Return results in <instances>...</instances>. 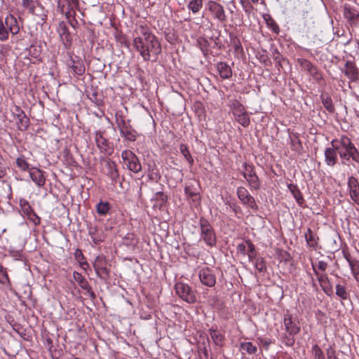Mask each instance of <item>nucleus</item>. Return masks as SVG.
<instances>
[{
    "mask_svg": "<svg viewBox=\"0 0 359 359\" xmlns=\"http://www.w3.org/2000/svg\"><path fill=\"white\" fill-rule=\"evenodd\" d=\"M5 26L13 35L17 34L20 31V27L17 19L12 15H8L5 19Z\"/></svg>",
    "mask_w": 359,
    "mask_h": 359,
    "instance_id": "obj_23",
    "label": "nucleus"
},
{
    "mask_svg": "<svg viewBox=\"0 0 359 359\" xmlns=\"http://www.w3.org/2000/svg\"><path fill=\"white\" fill-rule=\"evenodd\" d=\"M117 125L121 135L127 140L134 142L136 140V133L123 119L118 120Z\"/></svg>",
    "mask_w": 359,
    "mask_h": 359,
    "instance_id": "obj_13",
    "label": "nucleus"
},
{
    "mask_svg": "<svg viewBox=\"0 0 359 359\" xmlns=\"http://www.w3.org/2000/svg\"><path fill=\"white\" fill-rule=\"evenodd\" d=\"M246 244L248 245L247 255H248L249 260L252 262V259L255 257V245L250 240H246Z\"/></svg>",
    "mask_w": 359,
    "mask_h": 359,
    "instance_id": "obj_42",
    "label": "nucleus"
},
{
    "mask_svg": "<svg viewBox=\"0 0 359 359\" xmlns=\"http://www.w3.org/2000/svg\"><path fill=\"white\" fill-rule=\"evenodd\" d=\"M240 349L245 351L248 354H254L257 352V346L253 345L252 342H242L240 344Z\"/></svg>",
    "mask_w": 359,
    "mask_h": 359,
    "instance_id": "obj_32",
    "label": "nucleus"
},
{
    "mask_svg": "<svg viewBox=\"0 0 359 359\" xmlns=\"http://www.w3.org/2000/svg\"><path fill=\"white\" fill-rule=\"evenodd\" d=\"M35 0H22V6L29 13L34 14L36 9Z\"/></svg>",
    "mask_w": 359,
    "mask_h": 359,
    "instance_id": "obj_39",
    "label": "nucleus"
},
{
    "mask_svg": "<svg viewBox=\"0 0 359 359\" xmlns=\"http://www.w3.org/2000/svg\"><path fill=\"white\" fill-rule=\"evenodd\" d=\"M304 236L306 241L310 247L314 248L317 245L316 236L310 228H307Z\"/></svg>",
    "mask_w": 359,
    "mask_h": 359,
    "instance_id": "obj_31",
    "label": "nucleus"
},
{
    "mask_svg": "<svg viewBox=\"0 0 359 359\" xmlns=\"http://www.w3.org/2000/svg\"><path fill=\"white\" fill-rule=\"evenodd\" d=\"M180 150L184 158L189 162L191 166L194 163V159L189 152V150L186 144H182L180 146Z\"/></svg>",
    "mask_w": 359,
    "mask_h": 359,
    "instance_id": "obj_34",
    "label": "nucleus"
},
{
    "mask_svg": "<svg viewBox=\"0 0 359 359\" xmlns=\"http://www.w3.org/2000/svg\"><path fill=\"white\" fill-rule=\"evenodd\" d=\"M16 165L22 171H29L31 169L29 168V163L26 161L24 156L18 157L16 159Z\"/></svg>",
    "mask_w": 359,
    "mask_h": 359,
    "instance_id": "obj_38",
    "label": "nucleus"
},
{
    "mask_svg": "<svg viewBox=\"0 0 359 359\" xmlns=\"http://www.w3.org/2000/svg\"><path fill=\"white\" fill-rule=\"evenodd\" d=\"M121 158L124 165L133 172L141 170L142 166L137 156L130 150H124L121 153Z\"/></svg>",
    "mask_w": 359,
    "mask_h": 359,
    "instance_id": "obj_6",
    "label": "nucleus"
},
{
    "mask_svg": "<svg viewBox=\"0 0 359 359\" xmlns=\"http://www.w3.org/2000/svg\"><path fill=\"white\" fill-rule=\"evenodd\" d=\"M107 262L104 255H99L96 257L93 267L98 277L102 278L109 276V270L107 266Z\"/></svg>",
    "mask_w": 359,
    "mask_h": 359,
    "instance_id": "obj_11",
    "label": "nucleus"
},
{
    "mask_svg": "<svg viewBox=\"0 0 359 359\" xmlns=\"http://www.w3.org/2000/svg\"><path fill=\"white\" fill-rule=\"evenodd\" d=\"M344 72L351 81H355L358 79V69L355 64L351 61L346 62Z\"/></svg>",
    "mask_w": 359,
    "mask_h": 359,
    "instance_id": "obj_18",
    "label": "nucleus"
},
{
    "mask_svg": "<svg viewBox=\"0 0 359 359\" xmlns=\"http://www.w3.org/2000/svg\"><path fill=\"white\" fill-rule=\"evenodd\" d=\"M348 188L349 190V195L351 200L357 205H359V182L358 180L353 176L348 179Z\"/></svg>",
    "mask_w": 359,
    "mask_h": 359,
    "instance_id": "obj_14",
    "label": "nucleus"
},
{
    "mask_svg": "<svg viewBox=\"0 0 359 359\" xmlns=\"http://www.w3.org/2000/svg\"><path fill=\"white\" fill-rule=\"evenodd\" d=\"M313 269L315 273V274L317 276V278L318 282L320 283V285L323 290V291L328 294L329 292L332 291L331 287L330 285V280L329 278L325 273H319L315 266L313 265Z\"/></svg>",
    "mask_w": 359,
    "mask_h": 359,
    "instance_id": "obj_24",
    "label": "nucleus"
},
{
    "mask_svg": "<svg viewBox=\"0 0 359 359\" xmlns=\"http://www.w3.org/2000/svg\"><path fill=\"white\" fill-rule=\"evenodd\" d=\"M6 173V168L4 165L0 163V178H2L5 176Z\"/></svg>",
    "mask_w": 359,
    "mask_h": 359,
    "instance_id": "obj_61",
    "label": "nucleus"
},
{
    "mask_svg": "<svg viewBox=\"0 0 359 359\" xmlns=\"http://www.w3.org/2000/svg\"><path fill=\"white\" fill-rule=\"evenodd\" d=\"M20 206L24 213L26 214L27 215H30L31 213L32 212V209L31 206L26 201H20Z\"/></svg>",
    "mask_w": 359,
    "mask_h": 359,
    "instance_id": "obj_46",
    "label": "nucleus"
},
{
    "mask_svg": "<svg viewBox=\"0 0 359 359\" xmlns=\"http://www.w3.org/2000/svg\"><path fill=\"white\" fill-rule=\"evenodd\" d=\"M46 342H47L49 350H50V348L52 347V340L50 338H48L46 339Z\"/></svg>",
    "mask_w": 359,
    "mask_h": 359,
    "instance_id": "obj_63",
    "label": "nucleus"
},
{
    "mask_svg": "<svg viewBox=\"0 0 359 359\" xmlns=\"http://www.w3.org/2000/svg\"><path fill=\"white\" fill-rule=\"evenodd\" d=\"M156 195V198H159L162 202H164L167 200V196L163 192H157Z\"/></svg>",
    "mask_w": 359,
    "mask_h": 359,
    "instance_id": "obj_60",
    "label": "nucleus"
},
{
    "mask_svg": "<svg viewBox=\"0 0 359 359\" xmlns=\"http://www.w3.org/2000/svg\"><path fill=\"white\" fill-rule=\"evenodd\" d=\"M337 150L334 147H327L325 150V163L330 167H333L337 162Z\"/></svg>",
    "mask_w": 359,
    "mask_h": 359,
    "instance_id": "obj_20",
    "label": "nucleus"
},
{
    "mask_svg": "<svg viewBox=\"0 0 359 359\" xmlns=\"http://www.w3.org/2000/svg\"><path fill=\"white\" fill-rule=\"evenodd\" d=\"M217 71L222 79H229L232 76L231 67L226 62H220L217 65Z\"/></svg>",
    "mask_w": 359,
    "mask_h": 359,
    "instance_id": "obj_25",
    "label": "nucleus"
},
{
    "mask_svg": "<svg viewBox=\"0 0 359 359\" xmlns=\"http://www.w3.org/2000/svg\"><path fill=\"white\" fill-rule=\"evenodd\" d=\"M327 267V262H324V261H319L318 262V268L322 271H325L326 270Z\"/></svg>",
    "mask_w": 359,
    "mask_h": 359,
    "instance_id": "obj_59",
    "label": "nucleus"
},
{
    "mask_svg": "<svg viewBox=\"0 0 359 359\" xmlns=\"http://www.w3.org/2000/svg\"><path fill=\"white\" fill-rule=\"evenodd\" d=\"M336 294L342 299H346L348 297L346 287L339 284L336 285Z\"/></svg>",
    "mask_w": 359,
    "mask_h": 359,
    "instance_id": "obj_40",
    "label": "nucleus"
},
{
    "mask_svg": "<svg viewBox=\"0 0 359 359\" xmlns=\"http://www.w3.org/2000/svg\"><path fill=\"white\" fill-rule=\"evenodd\" d=\"M247 248L248 245L246 244V241L244 243H239L237 246L238 251L243 255H247Z\"/></svg>",
    "mask_w": 359,
    "mask_h": 359,
    "instance_id": "obj_54",
    "label": "nucleus"
},
{
    "mask_svg": "<svg viewBox=\"0 0 359 359\" xmlns=\"http://www.w3.org/2000/svg\"><path fill=\"white\" fill-rule=\"evenodd\" d=\"M243 175L248 182L251 189L258 190L260 188V182L252 165L243 164Z\"/></svg>",
    "mask_w": 359,
    "mask_h": 359,
    "instance_id": "obj_7",
    "label": "nucleus"
},
{
    "mask_svg": "<svg viewBox=\"0 0 359 359\" xmlns=\"http://www.w3.org/2000/svg\"><path fill=\"white\" fill-rule=\"evenodd\" d=\"M9 33L2 20L0 19V41H5L8 39Z\"/></svg>",
    "mask_w": 359,
    "mask_h": 359,
    "instance_id": "obj_41",
    "label": "nucleus"
},
{
    "mask_svg": "<svg viewBox=\"0 0 359 359\" xmlns=\"http://www.w3.org/2000/svg\"><path fill=\"white\" fill-rule=\"evenodd\" d=\"M76 8H67L65 11H60L61 13H64L65 15V17L70 20L72 18H74V16L76 15L75 9Z\"/></svg>",
    "mask_w": 359,
    "mask_h": 359,
    "instance_id": "obj_48",
    "label": "nucleus"
},
{
    "mask_svg": "<svg viewBox=\"0 0 359 359\" xmlns=\"http://www.w3.org/2000/svg\"><path fill=\"white\" fill-rule=\"evenodd\" d=\"M175 290L176 294L187 303L192 304L196 301L195 293L188 284L178 282L175 285Z\"/></svg>",
    "mask_w": 359,
    "mask_h": 359,
    "instance_id": "obj_5",
    "label": "nucleus"
},
{
    "mask_svg": "<svg viewBox=\"0 0 359 359\" xmlns=\"http://www.w3.org/2000/svg\"><path fill=\"white\" fill-rule=\"evenodd\" d=\"M184 192L187 196L193 198L194 201L200 199L199 193L196 187V183L190 182L184 187Z\"/></svg>",
    "mask_w": 359,
    "mask_h": 359,
    "instance_id": "obj_26",
    "label": "nucleus"
},
{
    "mask_svg": "<svg viewBox=\"0 0 359 359\" xmlns=\"http://www.w3.org/2000/svg\"><path fill=\"white\" fill-rule=\"evenodd\" d=\"M210 334L213 342L217 346H222L224 341V335L217 330L210 329Z\"/></svg>",
    "mask_w": 359,
    "mask_h": 359,
    "instance_id": "obj_30",
    "label": "nucleus"
},
{
    "mask_svg": "<svg viewBox=\"0 0 359 359\" xmlns=\"http://www.w3.org/2000/svg\"><path fill=\"white\" fill-rule=\"evenodd\" d=\"M198 355L201 359H212L209 354V351L205 347L200 348L198 350Z\"/></svg>",
    "mask_w": 359,
    "mask_h": 359,
    "instance_id": "obj_50",
    "label": "nucleus"
},
{
    "mask_svg": "<svg viewBox=\"0 0 359 359\" xmlns=\"http://www.w3.org/2000/svg\"><path fill=\"white\" fill-rule=\"evenodd\" d=\"M73 277L75 281L78 283L79 286L86 290L87 293L90 295V297L92 299H95L96 295L95 292L93 291L90 285H89L88 282L86 279V278L82 276L80 273L74 271L73 273Z\"/></svg>",
    "mask_w": 359,
    "mask_h": 359,
    "instance_id": "obj_17",
    "label": "nucleus"
},
{
    "mask_svg": "<svg viewBox=\"0 0 359 359\" xmlns=\"http://www.w3.org/2000/svg\"><path fill=\"white\" fill-rule=\"evenodd\" d=\"M105 172L113 182H116L119 177L116 163L110 159L105 161Z\"/></svg>",
    "mask_w": 359,
    "mask_h": 359,
    "instance_id": "obj_19",
    "label": "nucleus"
},
{
    "mask_svg": "<svg viewBox=\"0 0 359 359\" xmlns=\"http://www.w3.org/2000/svg\"><path fill=\"white\" fill-rule=\"evenodd\" d=\"M349 266L351 272L359 271V261L356 259L354 261H349Z\"/></svg>",
    "mask_w": 359,
    "mask_h": 359,
    "instance_id": "obj_56",
    "label": "nucleus"
},
{
    "mask_svg": "<svg viewBox=\"0 0 359 359\" xmlns=\"http://www.w3.org/2000/svg\"><path fill=\"white\" fill-rule=\"evenodd\" d=\"M104 132L97 130L94 133L95 141L97 147L101 153H110V147L108 140L104 137Z\"/></svg>",
    "mask_w": 359,
    "mask_h": 359,
    "instance_id": "obj_15",
    "label": "nucleus"
},
{
    "mask_svg": "<svg viewBox=\"0 0 359 359\" xmlns=\"http://www.w3.org/2000/svg\"><path fill=\"white\" fill-rule=\"evenodd\" d=\"M206 6L213 19L219 22H224L226 20L224 8L221 4L215 1L210 0L207 2Z\"/></svg>",
    "mask_w": 359,
    "mask_h": 359,
    "instance_id": "obj_8",
    "label": "nucleus"
},
{
    "mask_svg": "<svg viewBox=\"0 0 359 359\" xmlns=\"http://www.w3.org/2000/svg\"><path fill=\"white\" fill-rule=\"evenodd\" d=\"M69 65L72 67L76 74L82 75L85 72V66L83 62L79 59L76 60L71 59Z\"/></svg>",
    "mask_w": 359,
    "mask_h": 359,
    "instance_id": "obj_28",
    "label": "nucleus"
},
{
    "mask_svg": "<svg viewBox=\"0 0 359 359\" xmlns=\"http://www.w3.org/2000/svg\"><path fill=\"white\" fill-rule=\"evenodd\" d=\"M88 233L95 245H98L104 240V234L102 231L99 230L97 226L88 227Z\"/></svg>",
    "mask_w": 359,
    "mask_h": 359,
    "instance_id": "obj_22",
    "label": "nucleus"
},
{
    "mask_svg": "<svg viewBox=\"0 0 359 359\" xmlns=\"http://www.w3.org/2000/svg\"><path fill=\"white\" fill-rule=\"evenodd\" d=\"M236 194L238 198L244 205L252 210H257V205L255 198L249 194L248 191L245 187H238Z\"/></svg>",
    "mask_w": 359,
    "mask_h": 359,
    "instance_id": "obj_10",
    "label": "nucleus"
},
{
    "mask_svg": "<svg viewBox=\"0 0 359 359\" xmlns=\"http://www.w3.org/2000/svg\"><path fill=\"white\" fill-rule=\"evenodd\" d=\"M76 259L79 262L80 265L84 268V266H88V262L85 260V257L81 250L77 249L74 252Z\"/></svg>",
    "mask_w": 359,
    "mask_h": 359,
    "instance_id": "obj_43",
    "label": "nucleus"
},
{
    "mask_svg": "<svg viewBox=\"0 0 359 359\" xmlns=\"http://www.w3.org/2000/svg\"><path fill=\"white\" fill-rule=\"evenodd\" d=\"M344 15L346 18L348 20H354L356 19L359 14L355 11H352L351 8H346Z\"/></svg>",
    "mask_w": 359,
    "mask_h": 359,
    "instance_id": "obj_47",
    "label": "nucleus"
},
{
    "mask_svg": "<svg viewBox=\"0 0 359 359\" xmlns=\"http://www.w3.org/2000/svg\"><path fill=\"white\" fill-rule=\"evenodd\" d=\"M255 269L259 273H265L266 271V265L264 259L262 257H257L254 263Z\"/></svg>",
    "mask_w": 359,
    "mask_h": 359,
    "instance_id": "obj_37",
    "label": "nucleus"
},
{
    "mask_svg": "<svg viewBox=\"0 0 359 359\" xmlns=\"http://www.w3.org/2000/svg\"><path fill=\"white\" fill-rule=\"evenodd\" d=\"M313 351L315 359H325L323 351L318 345L314 346Z\"/></svg>",
    "mask_w": 359,
    "mask_h": 359,
    "instance_id": "obj_51",
    "label": "nucleus"
},
{
    "mask_svg": "<svg viewBox=\"0 0 359 359\" xmlns=\"http://www.w3.org/2000/svg\"><path fill=\"white\" fill-rule=\"evenodd\" d=\"M231 108L236 121L243 127H248L250 123V116L244 106L238 100L231 102Z\"/></svg>",
    "mask_w": 359,
    "mask_h": 359,
    "instance_id": "obj_4",
    "label": "nucleus"
},
{
    "mask_svg": "<svg viewBox=\"0 0 359 359\" xmlns=\"http://www.w3.org/2000/svg\"><path fill=\"white\" fill-rule=\"evenodd\" d=\"M12 113L16 119L25 114L24 111L19 106H14L12 109Z\"/></svg>",
    "mask_w": 359,
    "mask_h": 359,
    "instance_id": "obj_49",
    "label": "nucleus"
},
{
    "mask_svg": "<svg viewBox=\"0 0 359 359\" xmlns=\"http://www.w3.org/2000/svg\"><path fill=\"white\" fill-rule=\"evenodd\" d=\"M283 324L285 330L288 334H297L301 330L299 320L288 312L284 314Z\"/></svg>",
    "mask_w": 359,
    "mask_h": 359,
    "instance_id": "obj_9",
    "label": "nucleus"
},
{
    "mask_svg": "<svg viewBox=\"0 0 359 359\" xmlns=\"http://www.w3.org/2000/svg\"><path fill=\"white\" fill-rule=\"evenodd\" d=\"M201 239L210 247L215 246L217 242V237L215 230L210 223L203 217L199 220Z\"/></svg>",
    "mask_w": 359,
    "mask_h": 359,
    "instance_id": "obj_3",
    "label": "nucleus"
},
{
    "mask_svg": "<svg viewBox=\"0 0 359 359\" xmlns=\"http://www.w3.org/2000/svg\"><path fill=\"white\" fill-rule=\"evenodd\" d=\"M321 100L324 107L330 112L333 113L334 111V107L332 104V99L328 96L321 95Z\"/></svg>",
    "mask_w": 359,
    "mask_h": 359,
    "instance_id": "obj_36",
    "label": "nucleus"
},
{
    "mask_svg": "<svg viewBox=\"0 0 359 359\" xmlns=\"http://www.w3.org/2000/svg\"><path fill=\"white\" fill-rule=\"evenodd\" d=\"M29 176L32 180L39 187H43L46 183V177L41 170L32 168L29 170Z\"/></svg>",
    "mask_w": 359,
    "mask_h": 359,
    "instance_id": "obj_21",
    "label": "nucleus"
},
{
    "mask_svg": "<svg viewBox=\"0 0 359 359\" xmlns=\"http://www.w3.org/2000/svg\"><path fill=\"white\" fill-rule=\"evenodd\" d=\"M198 276L203 285L210 287L215 286L216 277L210 269L206 267L201 269Z\"/></svg>",
    "mask_w": 359,
    "mask_h": 359,
    "instance_id": "obj_12",
    "label": "nucleus"
},
{
    "mask_svg": "<svg viewBox=\"0 0 359 359\" xmlns=\"http://www.w3.org/2000/svg\"><path fill=\"white\" fill-rule=\"evenodd\" d=\"M293 193V195H294V197L295 198L297 202L299 204V205H302L304 200V198L302 195V194L300 193V191L299 190H297V191H292Z\"/></svg>",
    "mask_w": 359,
    "mask_h": 359,
    "instance_id": "obj_55",
    "label": "nucleus"
},
{
    "mask_svg": "<svg viewBox=\"0 0 359 359\" xmlns=\"http://www.w3.org/2000/svg\"><path fill=\"white\" fill-rule=\"evenodd\" d=\"M9 283V278L6 269L0 264V283L6 284Z\"/></svg>",
    "mask_w": 359,
    "mask_h": 359,
    "instance_id": "obj_45",
    "label": "nucleus"
},
{
    "mask_svg": "<svg viewBox=\"0 0 359 359\" xmlns=\"http://www.w3.org/2000/svg\"><path fill=\"white\" fill-rule=\"evenodd\" d=\"M330 144L337 150L342 161H349L351 158L353 161L359 163V151L351 140L346 135H341L339 138L333 139Z\"/></svg>",
    "mask_w": 359,
    "mask_h": 359,
    "instance_id": "obj_2",
    "label": "nucleus"
},
{
    "mask_svg": "<svg viewBox=\"0 0 359 359\" xmlns=\"http://www.w3.org/2000/svg\"><path fill=\"white\" fill-rule=\"evenodd\" d=\"M137 34L133 39V45L144 61H155L161 53V45L158 39L149 27L140 25L136 29Z\"/></svg>",
    "mask_w": 359,
    "mask_h": 359,
    "instance_id": "obj_1",
    "label": "nucleus"
},
{
    "mask_svg": "<svg viewBox=\"0 0 359 359\" xmlns=\"http://www.w3.org/2000/svg\"><path fill=\"white\" fill-rule=\"evenodd\" d=\"M96 210L100 215H106L109 210V204L108 202L100 201L96 205Z\"/></svg>",
    "mask_w": 359,
    "mask_h": 359,
    "instance_id": "obj_33",
    "label": "nucleus"
},
{
    "mask_svg": "<svg viewBox=\"0 0 359 359\" xmlns=\"http://www.w3.org/2000/svg\"><path fill=\"white\" fill-rule=\"evenodd\" d=\"M267 25L275 32L278 33L279 32V27L277 25V23L275 22V20L271 18L269 15H268V19L265 18Z\"/></svg>",
    "mask_w": 359,
    "mask_h": 359,
    "instance_id": "obj_44",
    "label": "nucleus"
},
{
    "mask_svg": "<svg viewBox=\"0 0 359 359\" xmlns=\"http://www.w3.org/2000/svg\"><path fill=\"white\" fill-rule=\"evenodd\" d=\"M304 64V67L306 68L309 72L314 73L316 68L310 62L305 60Z\"/></svg>",
    "mask_w": 359,
    "mask_h": 359,
    "instance_id": "obj_58",
    "label": "nucleus"
},
{
    "mask_svg": "<svg viewBox=\"0 0 359 359\" xmlns=\"http://www.w3.org/2000/svg\"><path fill=\"white\" fill-rule=\"evenodd\" d=\"M344 257H345V259H346V261L348 262V264H349V261H354L355 260V259H352L351 258L349 254L344 255Z\"/></svg>",
    "mask_w": 359,
    "mask_h": 359,
    "instance_id": "obj_64",
    "label": "nucleus"
},
{
    "mask_svg": "<svg viewBox=\"0 0 359 359\" xmlns=\"http://www.w3.org/2000/svg\"><path fill=\"white\" fill-rule=\"evenodd\" d=\"M17 123H18V128L20 130H22V131L26 130L29 126V119L26 116V114H25L22 116H21L20 118H17Z\"/></svg>",
    "mask_w": 359,
    "mask_h": 359,
    "instance_id": "obj_35",
    "label": "nucleus"
},
{
    "mask_svg": "<svg viewBox=\"0 0 359 359\" xmlns=\"http://www.w3.org/2000/svg\"><path fill=\"white\" fill-rule=\"evenodd\" d=\"M291 144L294 150H298L301 147V142L299 140L298 137L294 136L290 138Z\"/></svg>",
    "mask_w": 359,
    "mask_h": 359,
    "instance_id": "obj_53",
    "label": "nucleus"
},
{
    "mask_svg": "<svg viewBox=\"0 0 359 359\" xmlns=\"http://www.w3.org/2000/svg\"><path fill=\"white\" fill-rule=\"evenodd\" d=\"M79 0H57V8L59 11H65L69 8H78Z\"/></svg>",
    "mask_w": 359,
    "mask_h": 359,
    "instance_id": "obj_27",
    "label": "nucleus"
},
{
    "mask_svg": "<svg viewBox=\"0 0 359 359\" xmlns=\"http://www.w3.org/2000/svg\"><path fill=\"white\" fill-rule=\"evenodd\" d=\"M187 8L194 14H196L203 8V0H189Z\"/></svg>",
    "mask_w": 359,
    "mask_h": 359,
    "instance_id": "obj_29",
    "label": "nucleus"
},
{
    "mask_svg": "<svg viewBox=\"0 0 359 359\" xmlns=\"http://www.w3.org/2000/svg\"><path fill=\"white\" fill-rule=\"evenodd\" d=\"M294 334H288L285 335L284 341L285 344L288 346H292L294 344L295 339L294 338Z\"/></svg>",
    "mask_w": 359,
    "mask_h": 359,
    "instance_id": "obj_52",
    "label": "nucleus"
},
{
    "mask_svg": "<svg viewBox=\"0 0 359 359\" xmlns=\"http://www.w3.org/2000/svg\"><path fill=\"white\" fill-rule=\"evenodd\" d=\"M57 31L64 46L66 48L69 47L72 43V37L66 23L65 22H60L58 24Z\"/></svg>",
    "mask_w": 359,
    "mask_h": 359,
    "instance_id": "obj_16",
    "label": "nucleus"
},
{
    "mask_svg": "<svg viewBox=\"0 0 359 359\" xmlns=\"http://www.w3.org/2000/svg\"><path fill=\"white\" fill-rule=\"evenodd\" d=\"M327 359H338V358L336 355L335 351L332 348H329L327 350Z\"/></svg>",
    "mask_w": 359,
    "mask_h": 359,
    "instance_id": "obj_57",
    "label": "nucleus"
},
{
    "mask_svg": "<svg viewBox=\"0 0 359 359\" xmlns=\"http://www.w3.org/2000/svg\"><path fill=\"white\" fill-rule=\"evenodd\" d=\"M352 273L355 280L359 283V271H353Z\"/></svg>",
    "mask_w": 359,
    "mask_h": 359,
    "instance_id": "obj_62",
    "label": "nucleus"
}]
</instances>
